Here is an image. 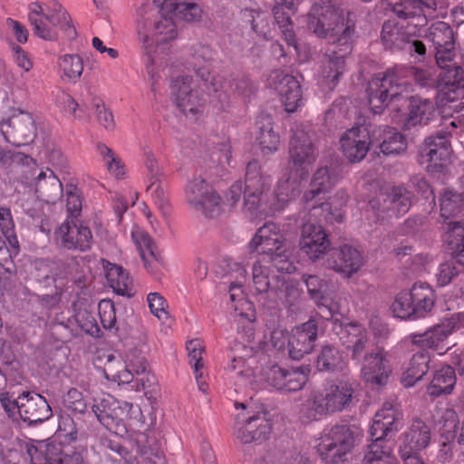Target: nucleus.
Returning a JSON list of instances; mask_svg holds the SVG:
<instances>
[{
  "label": "nucleus",
  "instance_id": "a19ab883",
  "mask_svg": "<svg viewBox=\"0 0 464 464\" xmlns=\"http://www.w3.org/2000/svg\"><path fill=\"white\" fill-rule=\"evenodd\" d=\"M444 83L440 86L438 102L443 107L464 97V72L460 67L448 70L441 77Z\"/></svg>",
  "mask_w": 464,
  "mask_h": 464
},
{
  "label": "nucleus",
  "instance_id": "6e6d98bb",
  "mask_svg": "<svg viewBox=\"0 0 464 464\" xmlns=\"http://www.w3.org/2000/svg\"><path fill=\"white\" fill-rule=\"evenodd\" d=\"M347 357L333 345L322 347L316 360L319 371L342 372L347 368Z\"/></svg>",
  "mask_w": 464,
  "mask_h": 464
},
{
  "label": "nucleus",
  "instance_id": "37998d69",
  "mask_svg": "<svg viewBox=\"0 0 464 464\" xmlns=\"http://www.w3.org/2000/svg\"><path fill=\"white\" fill-rule=\"evenodd\" d=\"M275 266L268 259L262 257L256 260L252 267V282L256 294L272 293L275 285L280 283V276L274 275Z\"/></svg>",
  "mask_w": 464,
  "mask_h": 464
},
{
  "label": "nucleus",
  "instance_id": "f3484780",
  "mask_svg": "<svg viewBox=\"0 0 464 464\" xmlns=\"http://www.w3.org/2000/svg\"><path fill=\"white\" fill-rule=\"evenodd\" d=\"M20 180L30 192L38 194L46 200H54L63 192L62 182L54 170L50 167H39L36 162L35 165L24 167Z\"/></svg>",
  "mask_w": 464,
  "mask_h": 464
},
{
  "label": "nucleus",
  "instance_id": "5701e85b",
  "mask_svg": "<svg viewBox=\"0 0 464 464\" xmlns=\"http://www.w3.org/2000/svg\"><path fill=\"white\" fill-rule=\"evenodd\" d=\"M303 279L311 298L321 310L326 312L330 317L340 313L342 300L333 283L316 276H304Z\"/></svg>",
  "mask_w": 464,
  "mask_h": 464
},
{
  "label": "nucleus",
  "instance_id": "473e14b6",
  "mask_svg": "<svg viewBox=\"0 0 464 464\" xmlns=\"http://www.w3.org/2000/svg\"><path fill=\"white\" fill-rule=\"evenodd\" d=\"M334 331L339 336L340 341L352 352V359L359 361L368 343V333L359 323L347 324L334 322Z\"/></svg>",
  "mask_w": 464,
  "mask_h": 464
},
{
  "label": "nucleus",
  "instance_id": "20e7f679",
  "mask_svg": "<svg viewBox=\"0 0 464 464\" xmlns=\"http://www.w3.org/2000/svg\"><path fill=\"white\" fill-rule=\"evenodd\" d=\"M134 25L138 42L147 57V72L154 79L161 66L157 57L158 50L162 48L163 69L167 63L170 44L178 36L176 24L170 17L152 19L150 4L143 3L135 11Z\"/></svg>",
  "mask_w": 464,
  "mask_h": 464
},
{
  "label": "nucleus",
  "instance_id": "9b49d317",
  "mask_svg": "<svg viewBox=\"0 0 464 464\" xmlns=\"http://www.w3.org/2000/svg\"><path fill=\"white\" fill-rule=\"evenodd\" d=\"M107 380L118 384H131L140 391L150 386L154 376L147 370L146 360L140 353H130L124 362L109 356L103 369Z\"/></svg>",
  "mask_w": 464,
  "mask_h": 464
},
{
  "label": "nucleus",
  "instance_id": "09e8293b",
  "mask_svg": "<svg viewBox=\"0 0 464 464\" xmlns=\"http://www.w3.org/2000/svg\"><path fill=\"white\" fill-rule=\"evenodd\" d=\"M362 464H398V460L393 454V448L386 440L371 438Z\"/></svg>",
  "mask_w": 464,
  "mask_h": 464
},
{
  "label": "nucleus",
  "instance_id": "7ed1b4c3",
  "mask_svg": "<svg viewBox=\"0 0 464 464\" xmlns=\"http://www.w3.org/2000/svg\"><path fill=\"white\" fill-rule=\"evenodd\" d=\"M401 22L389 20L384 23L382 41L385 48L407 52L415 62L425 59L426 48L422 42L414 39L421 35L420 30L428 17L437 8L436 0H386Z\"/></svg>",
  "mask_w": 464,
  "mask_h": 464
},
{
  "label": "nucleus",
  "instance_id": "f257e3e1",
  "mask_svg": "<svg viewBox=\"0 0 464 464\" xmlns=\"http://www.w3.org/2000/svg\"><path fill=\"white\" fill-rule=\"evenodd\" d=\"M307 25L317 37L341 46L324 56L316 72V82L323 92H332L345 72V57L350 53L354 24L350 13L331 4L330 0H314L308 14Z\"/></svg>",
  "mask_w": 464,
  "mask_h": 464
},
{
  "label": "nucleus",
  "instance_id": "9d476101",
  "mask_svg": "<svg viewBox=\"0 0 464 464\" xmlns=\"http://www.w3.org/2000/svg\"><path fill=\"white\" fill-rule=\"evenodd\" d=\"M434 304L432 287L427 283L417 282L410 289L402 290L394 296L391 312L399 319L415 321L430 314Z\"/></svg>",
  "mask_w": 464,
  "mask_h": 464
},
{
  "label": "nucleus",
  "instance_id": "de8ad7c7",
  "mask_svg": "<svg viewBox=\"0 0 464 464\" xmlns=\"http://www.w3.org/2000/svg\"><path fill=\"white\" fill-rule=\"evenodd\" d=\"M256 126L258 129L256 142L262 154L270 155L276 152L280 145V136L273 129L271 116L260 115L257 118Z\"/></svg>",
  "mask_w": 464,
  "mask_h": 464
},
{
  "label": "nucleus",
  "instance_id": "0eeeda50",
  "mask_svg": "<svg viewBox=\"0 0 464 464\" xmlns=\"http://www.w3.org/2000/svg\"><path fill=\"white\" fill-rule=\"evenodd\" d=\"M353 384L349 380L331 381L322 389L312 392L299 409V420L309 423L329 413L342 411L352 403Z\"/></svg>",
  "mask_w": 464,
  "mask_h": 464
},
{
  "label": "nucleus",
  "instance_id": "3c124183",
  "mask_svg": "<svg viewBox=\"0 0 464 464\" xmlns=\"http://www.w3.org/2000/svg\"><path fill=\"white\" fill-rule=\"evenodd\" d=\"M442 240L456 254L457 262L464 266V225L460 222H445Z\"/></svg>",
  "mask_w": 464,
  "mask_h": 464
},
{
  "label": "nucleus",
  "instance_id": "a878e982",
  "mask_svg": "<svg viewBox=\"0 0 464 464\" xmlns=\"http://www.w3.org/2000/svg\"><path fill=\"white\" fill-rule=\"evenodd\" d=\"M451 152L450 135L438 133L425 140L420 150V160L427 163V171L436 172L447 165Z\"/></svg>",
  "mask_w": 464,
  "mask_h": 464
},
{
  "label": "nucleus",
  "instance_id": "2eb2a0df",
  "mask_svg": "<svg viewBox=\"0 0 464 464\" xmlns=\"http://www.w3.org/2000/svg\"><path fill=\"white\" fill-rule=\"evenodd\" d=\"M185 196L188 204L207 218H218L225 211L220 195L201 178L187 184Z\"/></svg>",
  "mask_w": 464,
  "mask_h": 464
},
{
  "label": "nucleus",
  "instance_id": "8fccbe9b",
  "mask_svg": "<svg viewBox=\"0 0 464 464\" xmlns=\"http://www.w3.org/2000/svg\"><path fill=\"white\" fill-rule=\"evenodd\" d=\"M456 384L454 369L450 365H443L433 372L432 379L427 386V393L430 397H439L450 394Z\"/></svg>",
  "mask_w": 464,
  "mask_h": 464
},
{
  "label": "nucleus",
  "instance_id": "7c9ffc66",
  "mask_svg": "<svg viewBox=\"0 0 464 464\" xmlns=\"http://www.w3.org/2000/svg\"><path fill=\"white\" fill-rule=\"evenodd\" d=\"M392 373V367L387 353L378 349L364 355L361 378L363 382L375 386H383L387 383Z\"/></svg>",
  "mask_w": 464,
  "mask_h": 464
},
{
  "label": "nucleus",
  "instance_id": "cd10ccee",
  "mask_svg": "<svg viewBox=\"0 0 464 464\" xmlns=\"http://www.w3.org/2000/svg\"><path fill=\"white\" fill-rule=\"evenodd\" d=\"M299 247L309 259L316 261L330 250L331 241L321 225L308 222L302 227Z\"/></svg>",
  "mask_w": 464,
  "mask_h": 464
},
{
  "label": "nucleus",
  "instance_id": "c9c22d12",
  "mask_svg": "<svg viewBox=\"0 0 464 464\" xmlns=\"http://www.w3.org/2000/svg\"><path fill=\"white\" fill-rule=\"evenodd\" d=\"M200 59L204 62H208L213 59L212 51L206 46H201L199 53L195 56V72L198 77L201 78L204 87L208 90V96H212V94L217 99V109H223L224 102L227 101V94L222 91L223 84L219 78H216L211 75L210 71L208 69V65L207 67H199Z\"/></svg>",
  "mask_w": 464,
  "mask_h": 464
},
{
  "label": "nucleus",
  "instance_id": "6ab92c4d",
  "mask_svg": "<svg viewBox=\"0 0 464 464\" xmlns=\"http://www.w3.org/2000/svg\"><path fill=\"white\" fill-rule=\"evenodd\" d=\"M302 0H275L273 14L283 39L289 46L294 48L298 62L303 63L310 60V49L306 45H301L297 43L290 14L285 12V9H287L295 14Z\"/></svg>",
  "mask_w": 464,
  "mask_h": 464
},
{
  "label": "nucleus",
  "instance_id": "ddd939ff",
  "mask_svg": "<svg viewBox=\"0 0 464 464\" xmlns=\"http://www.w3.org/2000/svg\"><path fill=\"white\" fill-rule=\"evenodd\" d=\"M353 430L345 424L325 428L316 444V451L325 464H342L355 447Z\"/></svg>",
  "mask_w": 464,
  "mask_h": 464
},
{
  "label": "nucleus",
  "instance_id": "4c0bfd02",
  "mask_svg": "<svg viewBox=\"0 0 464 464\" xmlns=\"http://www.w3.org/2000/svg\"><path fill=\"white\" fill-rule=\"evenodd\" d=\"M401 413L397 407L390 401L384 402L372 419L370 437L385 440L390 433L398 431Z\"/></svg>",
  "mask_w": 464,
  "mask_h": 464
},
{
  "label": "nucleus",
  "instance_id": "c03bdc74",
  "mask_svg": "<svg viewBox=\"0 0 464 464\" xmlns=\"http://www.w3.org/2000/svg\"><path fill=\"white\" fill-rule=\"evenodd\" d=\"M104 275L112 290L123 296L132 295V280L129 273L121 266L102 260Z\"/></svg>",
  "mask_w": 464,
  "mask_h": 464
},
{
  "label": "nucleus",
  "instance_id": "72a5a7b5",
  "mask_svg": "<svg viewBox=\"0 0 464 464\" xmlns=\"http://www.w3.org/2000/svg\"><path fill=\"white\" fill-rule=\"evenodd\" d=\"M254 362H256L255 358H250L246 362L243 356L231 357L226 371L229 374V378L234 381L237 386L236 391L246 386H250L252 389L260 388L265 370L260 372H255L251 367Z\"/></svg>",
  "mask_w": 464,
  "mask_h": 464
},
{
  "label": "nucleus",
  "instance_id": "864d4df0",
  "mask_svg": "<svg viewBox=\"0 0 464 464\" xmlns=\"http://www.w3.org/2000/svg\"><path fill=\"white\" fill-rule=\"evenodd\" d=\"M130 237L144 263V266H150L157 260L156 245L150 236L138 225H133L130 229Z\"/></svg>",
  "mask_w": 464,
  "mask_h": 464
},
{
  "label": "nucleus",
  "instance_id": "052dcab7",
  "mask_svg": "<svg viewBox=\"0 0 464 464\" xmlns=\"http://www.w3.org/2000/svg\"><path fill=\"white\" fill-rule=\"evenodd\" d=\"M440 215L446 221L464 210V199L460 194L451 190H445L440 200Z\"/></svg>",
  "mask_w": 464,
  "mask_h": 464
},
{
  "label": "nucleus",
  "instance_id": "aec40b11",
  "mask_svg": "<svg viewBox=\"0 0 464 464\" xmlns=\"http://www.w3.org/2000/svg\"><path fill=\"white\" fill-rule=\"evenodd\" d=\"M309 372L307 366L287 370L272 365L264 371L260 388L271 387L281 392H296L307 382Z\"/></svg>",
  "mask_w": 464,
  "mask_h": 464
},
{
  "label": "nucleus",
  "instance_id": "0e129e2a",
  "mask_svg": "<svg viewBox=\"0 0 464 464\" xmlns=\"http://www.w3.org/2000/svg\"><path fill=\"white\" fill-rule=\"evenodd\" d=\"M0 229L8 243L12 246L17 247L18 240L15 236L14 224L8 208H0Z\"/></svg>",
  "mask_w": 464,
  "mask_h": 464
},
{
  "label": "nucleus",
  "instance_id": "a211bd4d",
  "mask_svg": "<svg viewBox=\"0 0 464 464\" xmlns=\"http://www.w3.org/2000/svg\"><path fill=\"white\" fill-rule=\"evenodd\" d=\"M143 164L147 192L161 215L167 217L170 212V205L166 193V174L150 150L145 151Z\"/></svg>",
  "mask_w": 464,
  "mask_h": 464
},
{
  "label": "nucleus",
  "instance_id": "49530a36",
  "mask_svg": "<svg viewBox=\"0 0 464 464\" xmlns=\"http://www.w3.org/2000/svg\"><path fill=\"white\" fill-rule=\"evenodd\" d=\"M374 144L378 146L383 154H399L405 150V138L396 129L391 127H379L372 132Z\"/></svg>",
  "mask_w": 464,
  "mask_h": 464
},
{
  "label": "nucleus",
  "instance_id": "4468645a",
  "mask_svg": "<svg viewBox=\"0 0 464 464\" xmlns=\"http://www.w3.org/2000/svg\"><path fill=\"white\" fill-rule=\"evenodd\" d=\"M464 328V313H455L444 317L439 324L430 327L423 334H411V342L420 347L428 348L443 355L449 348H446L447 341L453 333Z\"/></svg>",
  "mask_w": 464,
  "mask_h": 464
},
{
  "label": "nucleus",
  "instance_id": "13d9d810",
  "mask_svg": "<svg viewBox=\"0 0 464 464\" xmlns=\"http://www.w3.org/2000/svg\"><path fill=\"white\" fill-rule=\"evenodd\" d=\"M435 418L441 425V437L447 440H454L459 423L458 416L454 409L450 405L440 406L436 409Z\"/></svg>",
  "mask_w": 464,
  "mask_h": 464
},
{
  "label": "nucleus",
  "instance_id": "6e6552de",
  "mask_svg": "<svg viewBox=\"0 0 464 464\" xmlns=\"http://www.w3.org/2000/svg\"><path fill=\"white\" fill-rule=\"evenodd\" d=\"M248 245L252 251L268 259L278 273L291 274L295 271L291 253L285 247V236L277 224L268 222L259 227Z\"/></svg>",
  "mask_w": 464,
  "mask_h": 464
},
{
  "label": "nucleus",
  "instance_id": "1a4fd4ad",
  "mask_svg": "<svg viewBox=\"0 0 464 464\" xmlns=\"http://www.w3.org/2000/svg\"><path fill=\"white\" fill-rule=\"evenodd\" d=\"M336 176L330 173L327 168H320L314 174L310 184V188L304 192L302 201L311 208H315L317 205L324 212V218L327 222H342L343 212L342 210L348 200V195L341 190L331 198L328 202L320 203L324 195L335 184Z\"/></svg>",
  "mask_w": 464,
  "mask_h": 464
},
{
  "label": "nucleus",
  "instance_id": "bb28decb",
  "mask_svg": "<svg viewBox=\"0 0 464 464\" xmlns=\"http://www.w3.org/2000/svg\"><path fill=\"white\" fill-rule=\"evenodd\" d=\"M271 431V423L265 412L253 416L238 414L236 418L235 435L243 443L266 440Z\"/></svg>",
  "mask_w": 464,
  "mask_h": 464
},
{
  "label": "nucleus",
  "instance_id": "f03ea898",
  "mask_svg": "<svg viewBox=\"0 0 464 464\" xmlns=\"http://www.w3.org/2000/svg\"><path fill=\"white\" fill-rule=\"evenodd\" d=\"M272 180L271 175L262 171L256 160L248 162L245 176L243 210L251 218H262L284 210L299 197L306 179L287 170L279 178L274 194L269 197Z\"/></svg>",
  "mask_w": 464,
  "mask_h": 464
},
{
  "label": "nucleus",
  "instance_id": "79ce46f5",
  "mask_svg": "<svg viewBox=\"0 0 464 464\" xmlns=\"http://www.w3.org/2000/svg\"><path fill=\"white\" fill-rule=\"evenodd\" d=\"M335 257L329 266L345 277H352L364 265L362 253L350 245H343L335 252Z\"/></svg>",
  "mask_w": 464,
  "mask_h": 464
},
{
  "label": "nucleus",
  "instance_id": "39448f33",
  "mask_svg": "<svg viewBox=\"0 0 464 464\" xmlns=\"http://www.w3.org/2000/svg\"><path fill=\"white\" fill-rule=\"evenodd\" d=\"M407 75L423 87L431 84L430 72L416 67L396 66L374 75L367 88L368 102L373 114L382 113L390 102L403 100L402 93L407 92L410 88L409 82L402 80Z\"/></svg>",
  "mask_w": 464,
  "mask_h": 464
},
{
  "label": "nucleus",
  "instance_id": "bf43d9fd",
  "mask_svg": "<svg viewBox=\"0 0 464 464\" xmlns=\"http://www.w3.org/2000/svg\"><path fill=\"white\" fill-rule=\"evenodd\" d=\"M59 69L62 78L70 82H76L83 72V61L78 54H64L59 58Z\"/></svg>",
  "mask_w": 464,
  "mask_h": 464
},
{
  "label": "nucleus",
  "instance_id": "5fc2aeb1",
  "mask_svg": "<svg viewBox=\"0 0 464 464\" xmlns=\"http://www.w3.org/2000/svg\"><path fill=\"white\" fill-rule=\"evenodd\" d=\"M411 195L404 187H393L387 192L383 210L388 211L389 217H398L408 212L411 206Z\"/></svg>",
  "mask_w": 464,
  "mask_h": 464
},
{
  "label": "nucleus",
  "instance_id": "680f3d73",
  "mask_svg": "<svg viewBox=\"0 0 464 464\" xmlns=\"http://www.w3.org/2000/svg\"><path fill=\"white\" fill-rule=\"evenodd\" d=\"M428 38L433 43L435 47L443 44H451L453 41V32L448 24L438 21L430 26Z\"/></svg>",
  "mask_w": 464,
  "mask_h": 464
},
{
  "label": "nucleus",
  "instance_id": "58836bf2",
  "mask_svg": "<svg viewBox=\"0 0 464 464\" xmlns=\"http://www.w3.org/2000/svg\"><path fill=\"white\" fill-rule=\"evenodd\" d=\"M436 115V108L432 101L420 97H411L409 105V112L403 119L394 115L393 121L402 124L405 128L426 125Z\"/></svg>",
  "mask_w": 464,
  "mask_h": 464
},
{
  "label": "nucleus",
  "instance_id": "f8f14e48",
  "mask_svg": "<svg viewBox=\"0 0 464 464\" xmlns=\"http://www.w3.org/2000/svg\"><path fill=\"white\" fill-rule=\"evenodd\" d=\"M28 8L29 21L34 27V34L40 38L48 41L56 38L54 30L46 25L44 21L49 22L53 27H59L69 37L75 34L69 14L56 0H46L43 4L34 2L29 5Z\"/></svg>",
  "mask_w": 464,
  "mask_h": 464
},
{
  "label": "nucleus",
  "instance_id": "dca6fc26",
  "mask_svg": "<svg viewBox=\"0 0 464 464\" xmlns=\"http://www.w3.org/2000/svg\"><path fill=\"white\" fill-rule=\"evenodd\" d=\"M293 132L289 146V171L307 179L316 160L315 150L309 132L303 125H296Z\"/></svg>",
  "mask_w": 464,
  "mask_h": 464
},
{
  "label": "nucleus",
  "instance_id": "f704fd0d",
  "mask_svg": "<svg viewBox=\"0 0 464 464\" xmlns=\"http://www.w3.org/2000/svg\"><path fill=\"white\" fill-rule=\"evenodd\" d=\"M239 11L242 23L249 24L251 29L258 35L267 39L274 29V23L270 21L268 14L260 12L257 5L253 0H234Z\"/></svg>",
  "mask_w": 464,
  "mask_h": 464
},
{
  "label": "nucleus",
  "instance_id": "e433bc0d",
  "mask_svg": "<svg viewBox=\"0 0 464 464\" xmlns=\"http://www.w3.org/2000/svg\"><path fill=\"white\" fill-rule=\"evenodd\" d=\"M430 439L429 426L420 420H412L402 434V442L399 450L400 455L418 454L429 446Z\"/></svg>",
  "mask_w": 464,
  "mask_h": 464
},
{
  "label": "nucleus",
  "instance_id": "a18cd8bd",
  "mask_svg": "<svg viewBox=\"0 0 464 464\" xmlns=\"http://www.w3.org/2000/svg\"><path fill=\"white\" fill-rule=\"evenodd\" d=\"M430 362L431 355L428 352L414 353L401 373V384L405 388L414 386L428 372Z\"/></svg>",
  "mask_w": 464,
  "mask_h": 464
},
{
  "label": "nucleus",
  "instance_id": "c756f323",
  "mask_svg": "<svg viewBox=\"0 0 464 464\" xmlns=\"http://www.w3.org/2000/svg\"><path fill=\"white\" fill-rule=\"evenodd\" d=\"M15 404L21 419L29 424L45 421L52 416V409L47 401L36 392H22L16 398Z\"/></svg>",
  "mask_w": 464,
  "mask_h": 464
},
{
  "label": "nucleus",
  "instance_id": "603ef678",
  "mask_svg": "<svg viewBox=\"0 0 464 464\" xmlns=\"http://www.w3.org/2000/svg\"><path fill=\"white\" fill-rule=\"evenodd\" d=\"M27 452L32 464H63L61 446L53 442L39 441Z\"/></svg>",
  "mask_w": 464,
  "mask_h": 464
},
{
  "label": "nucleus",
  "instance_id": "4be33fe9",
  "mask_svg": "<svg viewBox=\"0 0 464 464\" xmlns=\"http://www.w3.org/2000/svg\"><path fill=\"white\" fill-rule=\"evenodd\" d=\"M190 76H178L171 83V95L178 108L191 119L200 114L207 102L205 95H198V91L192 88Z\"/></svg>",
  "mask_w": 464,
  "mask_h": 464
},
{
  "label": "nucleus",
  "instance_id": "338daca9",
  "mask_svg": "<svg viewBox=\"0 0 464 464\" xmlns=\"http://www.w3.org/2000/svg\"><path fill=\"white\" fill-rule=\"evenodd\" d=\"M101 323L105 329H112L116 324L114 304L111 300H102L98 304Z\"/></svg>",
  "mask_w": 464,
  "mask_h": 464
},
{
  "label": "nucleus",
  "instance_id": "2f4dec72",
  "mask_svg": "<svg viewBox=\"0 0 464 464\" xmlns=\"http://www.w3.org/2000/svg\"><path fill=\"white\" fill-rule=\"evenodd\" d=\"M317 339V324L314 320H309L294 327L288 337L287 352L293 360H300L309 354Z\"/></svg>",
  "mask_w": 464,
  "mask_h": 464
},
{
  "label": "nucleus",
  "instance_id": "ea45409f",
  "mask_svg": "<svg viewBox=\"0 0 464 464\" xmlns=\"http://www.w3.org/2000/svg\"><path fill=\"white\" fill-rule=\"evenodd\" d=\"M238 279L231 282L228 287L229 308L233 311L235 317H243L252 321L255 317L253 304L247 300L243 290V283L246 280V271L239 266Z\"/></svg>",
  "mask_w": 464,
  "mask_h": 464
},
{
  "label": "nucleus",
  "instance_id": "393cba45",
  "mask_svg": "<svg viewBox=\"0 0 464 464\" xmlns=\"http://www.w3.org/2000/svg\"><path fill=\"white\" fill-rule=\"evenodd\" d=\"M374 145L372 134L364 126H355L344 131L340 137V150L351 162L362 160L371 146Z\"/></svg>",
  "mask_w": 464,
  "mask_h": 464
},
{
  "label": "nucleus",
  "instance_id": "c85d7f7f",
  "mask_svg": "<svg viewBox=\"0 0 464 464\" xmlns=\"http://www.w3.org/2000/svg\"><path fill=\"white\" fill-rule=\"evenodd\" d=\"M56 244L68 250H89L92 244L90 228L82 224L71 225L69 220L62 223L54 232Z\"/></svg>",
  "mask_w": 464,
  "mask_h": 464
},
{
  "label": "nucleus",
  "instance_id": "412c9836",
  "mask_svg": "<svg viewBox=\"0 0 464 464\" xmlns=\"http://www.w3.org/2000/svg\"><path fill=\"white\" fill-rule=\"evenodd\" d=\"M35 124L33 115L22 111H14L7 119L0 121V132L5 140L14 146H23L35 137Z\"/></svg>",
  "mask_w": 464,
  "mask_h": 464
},
{
  "label": "nucleus",
  "instance_id": "4d7b16f0",
  "mask_svg": "<svg viewBox=\"0 0 464 464\" xmlns=\"http://www.w3.org/2000/svg\"><path fill=\"white\" fill-rule=\"evenodd\" d=\"M96 151L111 177L116 179H123L127 177L126 165L115 151L104 143H98Z\"/></svg>",
  "mask_w": 464,
  "mask_h": 464
},
{
  "label": "nucleus",
  "instance_id": "423d86ee",
  "mask_svg": "<svg viewBox=\"0 0 464 464\" xmlns=\"http://www.w3.org/2000/svg\"><path fill=\"white\" fill-rule=\"evenodd\" d=\"M92 409L107 430L121 437L140 431L144 424V416L139 405L117 400L106 392L93 398Z\"/></svg>",
  "mask_w": 464,
  "mask_h": 464
},
{
  "label": "nucleus",
  "instance_id": "774afa93",
  "mask_svg": "<svg viewBox=\"0 0 464 464\" xmlns=\"http://www.w3.org/2000/svg\"><path fill=\"white\" fill-rule=\"evenodd\" d=\"M456 264L460 265L459 262H457L455 256L452 259L440 265L438 273L436 274L439 285L445 286L449 285L452 278L457 276L459 271L456 267Z\"/></svg>",
  "mask_w": 464,
  "mask_h": 464
},
{
  "label": "nucleus",
  "instance_id": "b1692460",
  "mask_svg": "<svg viewBox=\"0 0 464 464\" xmlns=\"http://www.w3.org/2000/svg\"><path fill=\"white\" fill-rule=\"evenodd\" d=\"M269 85L276 90L287 112H295L304 105L302 86L295 76L280 71L274 72Z\"/></svg>",
  "mask_w": 464,
  "mask_h": 464
},
{
  "label": "nucleus",
  "instance_id": "e2e57ef3",
  "mask_svg": "<svg viewBox=\"0 0 464 464\" xmlns=\"http://www.w3.org/2000/svg\"><path fill=\"white\" fill-rule=\"evenodd\" d=\"M147 303L150 313L160 321L165 323L169 319V304L162 295L158 292L150 293Z\"/></svg>",
  "mask_w": 464,
  "mask_h": 464
},
{
  "label": "nucleus",
  "instance_id": "69168bd1",
  "mask_svg": "<svg viewBox=\"0 0 464 464\" xmlns=\"http://www.w3.org/2000/svg\"><path fill=\"white\" fill-rule=\"evenodd\" d=\"M64 406L73 411L78 413H83L87 410V402L82 393L75 389H70L66 395L63 398Z\"/></svg>",
  "mask_w": 464,
  "mask_h": 464
}]
</instances>
